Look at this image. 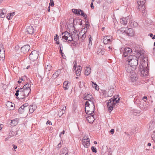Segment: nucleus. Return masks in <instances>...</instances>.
<instances>
[{"label": "nucleus", "instance_id": "c9c22d12", "mask_svg": "<svg viewBox=\"0 0 155 155\" xmlns=\"http://www.w3.org/2000/svg\"><path fill=\"white\" fill-rule=\"evenodd\" d=\"M5 11V10L3 9V10H2V12H1L0 14V16L1 18H3L5 17V13L4 12Z\"/></svg>", "mask_w": 155, "mask_h": 155}, {"label": "nucleus", "instance_id": "6ab92c4d", "mask_svg": "<svg viewBox=\"0 0 155 155\" xmlns=\"http://www.w3.org/2000/svg\"><path fill=\"white\" fill-rule=\"evenodd\" d=\"M126 33L127 35L132 36L134 35V32L133 29L129 28L126 31Z\"/></svg>", "mask_w": 155, "mask_h": 155}, {"label": "nucleus", "instance_id": "7c9ffc66", "mask_svg": "<svg viewBox=\"0 0 155 155\" xmlns=\"http://www.w3.org/2000/svg\"><path fill=\"white\" fill-rule=\"evenodd\" d=\"M17 124V122L15 120H11L10 124L12 126H15Z\"/></svg>", "mask_w": 155, "mask_h": 155}, {"label": "nucleus", "instance_id": "338daca9", "mask_svg": "<svg viewBox=\"0 0 155 155\" xmlns=\"http://www.w3.org/2000/svg\"><path fill=\"white\" fill-rule=\"evenodd\" d=\"M64 132H65L64 130H63L62 131V132L61 133H60V137H61V135L62 134H64Z\"/></svg>", "mask_w": 155, "mask_h": 155}, {"label": "nucleus", "instance_id": "37998d69", "mask_svg": "<svg viewBox=\"0 0 155 155\" xmlns=\"http://www.w3.org/2000/svg\"><path fill=\"white\" fill-rule=\"evenodd\" d=\"M118 31H120V32H126V28H121L120 29L118 30Z\"/></svg>", "mask_w": 155, "mask_h": 155}, {"label": "nucleus", "instance_id": "39448f33", "mask_svg": "<svg viewBox=\"0 0 155 155\" xmlns=\"http://www.w3.org/2000/svg\"><path fill=\"white\" fill-rule=\"evenodd\" d=\"M127 61L129 64L137 68L138 64V60L136 56L134 55H129Z\"/></svg>", "mask_w": 155, "mask_h": 155}, {"label": "nucleus", "instance_id": "09e8293b", "mask_svg": "<svg viewBox=\"0 0 155 155\" xmlns=\"http://www.w3.org/2000/svg\"><path fill=\"white\" fill-rule=\"evenodd\" d=\"M78 30H74L73 31V33L74 34V36L76 37V38H77V34H77V33L78 32Z\"/></svg>", "mask_w": 155, "mask_h": 155}, {"label": "nucleus", "instance_id": "69168bd1", "mask_svg": "<svg viewBox=\"0 0 155 155\" xmlns=\"http://www.w3.org/2000/svg\"><path fill=\"white\" fill-rule=\"evenodd\" d=\"M91 37H90L89 38V44H90V43H91Z\"/></svg>", "mask_w": 155, "mask_h": 155}, {"label": "nucleus", "instance_id": "58836bf2", "mask_svg": "<svg viewBox=\"0 0 155 155\" xmlns=\"http://www.w3.org/2000/svg\"><path fill=\"white\" fill-rule=\"evenodd\" d=\"M80 15H81V16H83L85 18H86L87 17V15L84 13L83 11L82 10H81Z\"/></svg>", "mask_w": 155, "mask_h": 155}, {"label": "nucleus", "instance_id": "f8f14e48", "mask_svg": "<svg viewBox=\"0 0 155 155\" xmlns=\"http://www.w3.org/2000/svg\"><path fill=\"white\" fill-rule=\"evenodd\" d=\"M132 51V50L129 48H124L123 51V56L124 57H127L128 55H130Z\"/></svg>", "mask_w": 155, "mask_h": 155}, {"label": "nucleus", "instance_id": "0e129e2a", "mask_svg": "<svg viewBox=\"0 0 155 155\" xmlns=\"http://www.w3.org/2000/svg\"><path fill=\"white\" fill-rule=\"evenodd\" d=\"M56 35V37H57V38H56L55 37L54 39L55 41H57V40H58V36L57 35Z\"/></svg>", "mask_w": 155, "mask_h": 155}, {"label": "nucleus", "instance_id": "b1692460", "mask_svg": "<svg viewBox=\"0 0 155 155\" xmlns=\"http://www.w3.org/2000/svg\"><path fill=\"white\" fill-rule=\"evenodd\" d=\"M91 72V68L90 67H87L85 71V74L86 75H88Z\"/></svg>", "mask_w": 155, "mask_h": 155}, {"label": "nucleus", "instance_id": "ea45409f", "mask_svg": "<svg viewBox=\"0 0 155 155\" xmlns=\"http://www.w3.org/2000/svg\"><path fill=\"white\" fill-rule=\"evenodd\" d=\"M51 65L49 64L47 65L45 71H49L51 69Z\"/></svg>", "mask_w": 155, "mask_h": 155}, {"label": "nucleus", "instance_id": "2eb2a0df", "mask_svg": "<svg viewBox=\"0 0 155 155\" xmlns=\"http://www.w3.org/2000/svg\"><path fill=\"white\" fill-rule=\"evenodd\" d=\"M149 129L151 130L153 129L155 126V120L154 119L152 120L149 124Z\"/></svg>", "mask_w": 155, "mask_h": 155}, {"label": "nucleus", "instance_id": "20e7f679", "mask_svg": "<svg viewBox=\"0 0 155 155\" xmlns=\"http://www.w3.org/2000/svg\"><path fill=\"white\" fill-rule=\"evenodd\" d=\"M73 34L71 35L70 33L66 31L63 32L62 34L61 35V36L62 37V40L63 41H65V40L66 41H67L69 43H70L73 41L74 39L73 37L74 36H73Z\"/></svg>", "mask_w": 155, "mask_h": 155}, {"label": "nucleus", "instance_id": "3c124183", "mask_svg": "<svg viewBox=\"0 0 155 155\" xmlns=\"http://www.w3.org/2000/svg\"><path fill=\"white\" fill-rule=\"evenodd\" d=\"M20 92V90H18L16 91V92L15 94V95L17 97H18V95H19V92Z\"/></svg>", "mask_w": 155, "mask_h": 155}, {"label": "nucleus", "instance_id": "412c9836", "mask_svg": "<svg viewBox=\"0 0 155 155\" xmlns=\"http://www.w3.org/2000/svg\"><path fill=\"white\" fill-rule=\"evenodd\" d=\"M87 120L90 123H93L94 120L93 115H90L86 117Z\"/></svg>", "mask_w": 155, "mask_h": 155}, {"label": "nucleus", "instance_id": "de8ad7c7", "mask_svg": "<svg viewBox=\"0 0 155 155\" xmlns=\"http://www.w3.org/2000/svg\"><path fill=\"white\" fill-rule=\"evenodd\" d=\"M149 36H150L153 39H155V35H153L152 33H150L149 34Z\"/></svg>", "mask_w": 155, "mask_h": 155}, {"label": "nucleus", "instance_id": "603ef678", "mask_svg": "<svg viewBox=\"0 0 155 155\" xmlns=\"http://www.w3.org/2000/svg\"><path fill=\"white\" fill-rule=\"evenodd\" d=\"M89 26V25L88 24H86L85 27L84 28V29H85V30L86 31H87V30L88 28L87 27Z\"/></svg>", "mask_w": 155, "mask_h": 155}, {"label": "nucleus", "instance_id": "c85d7f7f", "mask_svg": "<svg viewBox=\"0 0 155 155\" xmlns=\"http://www.w3.org/2000/svg\"><path fill=\"white\" fill-rule=\"evenodd\" d=\"M68 81H65L63 83V87L65 90H67L68 88Z\"/></svg>", "mask_w": 155, "mask_h": 155}, {"label": "nucleus", "instance_id": "473e14b6", "mask_svg": "<svg viewBox=\"0 0 155 155\" xmlns=\"http://www.w3.org/2000/svg\"><path fill=\"white\" fill-rule=\"evenodd\" d=\"M1 49H0V60H1V59H3L5 57V54L4 53L5 51H4L3 52L1 53Z\"/></svg>", "mask_w": 155, "mask_h": 155}, {"label": "nucleus", "instance_id": "c03bdc74", "mask_svg": "<svg viewBox=\"0 0 155 155\" xmlns=\"http://www.w3.org/2000/svg\"><path fill=\"white\" fill-rule=\"evenodd\" d=\"M91 149L92 151L94 153H96L97 152V150L95 147L92 146L91 147Z\"/></svg>", "mask_w": 155, "mask_h": 155}, {"label": "nucleus", "instance_id": "e2e57ef3", "mask_svg": "<svg viewBox=\"0 0 155 155\" xmlns=\"http://www.w3.org/2000/svg\"><path fill=\"white\" fill-rule=\"evenodd\" d=\"M108 151L110 154H111L112 153V151L111 150V149L110 148H109L108 149Z\"/></svg>", "mask_w": 155, "mask_h": 155}, {"label": "nucleus", "instance_id": "f704fd0d", "mask_svg": "<svg viewBox=\"0 0 155 155\" xmlns=\"http://www.w3.org/2000/svg\"><path fill=\"white\" fill-rule=\"evenodd\" d=\"M8 104L11 107V108L10 110H12L14 109V106L15 105L14 104H12L11 102H8Z\"/></svg>", "mask_w": 155, "mask_h": 155}, {"label": "nucleus", "instance_id": "49530a36", "mask_svg": "<svg viewBox=\"0 0 155 155\" xmlns=\"http://www.w3.org/2000/svg\"><path fill=\"white\" fill-rule=\"evenodd\" d=\"M50 3L49 4V6H53L54 5V1L52 0H50Z\"/></svg>", "mask_w": 155, "mask_h": 155}, {"label": "nucleus", "instance_id": "393cba45", "mask_svg": "<svg viewBox=\"0 0 155 155\" xmlns=\"http://www.w3.org/2000/svg\"><path fill=\"white\" fill-rule=\"evenodd\" d=\"M66 109V107L63 106L62 109H60L58 111V114L59 115H62L64 113Z\"/></svg>", "mask_w": 155, "mask_h": 155}, {"label": "nucleus", "instance_id": "8fccbe9b", "mask_svg": "<svg viewBox=\"0 0 155 155\" xmlns=\"http://www.w3.org/2000/svg\"><path fill=\"white\" fill-rule=\"evenodd\" d=\"M139 68L140 69H143V68H145V66H143V65H141L140 64L139 66Z\"/></svg>", "mask_w": 155, "mask_h": 155}, {"label": "nucleus", "instance_id": "f257e3e1", "mask_svg": "<svg viewBox=\"0 0 155 155\" xmlns=\"http://www.w3.org/2000/svg\"><path fill=\"white\" fill-rule=\"evenodd\" d=\"M119 100V98L118 96H114L113 98H111L110 99L107 103V107L108 109L109 112H111L113 108L115 107V105L116 103Z\"/></svg>", "mask_w": 155, "mask_h": 155}, {"label": "nucleus", "instance_id": "6e6d98bb", "mask_svg": "<svg viewBox=\"0 0 155 155\" xmlns=\"http://www.w3.org/2000/svg\"><path fill=\"white\" fill-rule=\"evenodd\" d=\"M18 111L21 114L23 112H24V111H23V110H22L20 108H19Z\"/></svg>", "mask_w": 155, "mask_h": 155}, {"label": "nucleus", "instance_id": "72a5a7b5", "mask_svg": "<svg viewBox=\"0 0 155 155\" xmlns=\"http://www.w3.org/2000/svg\"><path fill=\"white\" fill-rule=\"evenodd\" d=\"M23 89L22 88L20 89L19 95L20 97H24V94L23 91Z\"/></svg>", "mask_w": 155, "mask_h": 155}, {"label": "nucleus", "instance_id": "680f3d73", "mask_svg": "<svg viewBox=\"0 0 155 155\" xmlns=\"http://www.w3.org/2000/svg\"><path fill=\"white\" fill-rule=\"evenodd\" d=\"M61 54V55H62V57H63V58L65 59L66 58V56L64 55V53H62V54Z\"/></svg>", "mask_w": 155, "mask_h": 155}, {"label": "nucleus", "instance_id": "f3484780", "mask_svg": "<svg viewBox=\"0 0 155 155\" xmlns=\"http://www.w3.org/2000/svg\"><path fill=\"white\" fill-rule=\"evenodd\" d=\"M149 72L148 68L147 67L143 68L141 71V74L143 76L147 77L148 76V72Z\"/></svg>", "mask_w": 155, "mask_h": 155}, {"label": "nucleus", "instance_id": "5fc2aeb1", "mask_svg": "<svg viewBox=\"0 0 155 155\" xmlns=\"http://www.w3.org/2000/svg\"><path fill=\"white\" fill-rule=\"evenodd\" d=\"M46 124H49L50 125H52L51 122L49 120H48Z\"/></svg>", "mask_w": 155, "mask_h": 155}, {"label": "nucleus", "instance_id": "dca6fc26", "mask_svg": "<svg viewBox=\"0 0 155 155\" xmlns=\"http://www.w3.org/2000/svg\"><path fill=\"white\" fill-rule=\"evenodd\" d=\"M137 79V75L135 73H133L131 75L130 80L132 82H135Z\"/></svg>", "mask_w": 155, "mask_h": 155}, {"label": "nucleus", "instance_id": "2f4dec72", "mask_svg": "<svg viewBox=\"0 0 155 155\" xmlns=\"http://www.w3.org/2000/svg\"><path fill=\"white\" fill-rule=\"evenodd\" d=\"M79 68L76 71V74L77 76H78L80 74L81 68V66H79Z\"/></svg>", "mask_w": 155, "mask_h": 155}, {"label": "nucleus", "instance_id": "1a4fd4ad", "mask_svg": "<svg viewBox=\"0 0 155 155\" xmlns=\"http://www.w3.org/2000/svg\"><path fill=\"white\" fill-rule=\"evenodd\" d=\"M83 99L85 100H87L86 102L90 103V101L92 102H94V98L92 95L88 93H85L83 96Z\"/></svg>", "mask_w": 155, "mask_h": 155}, {"label": "nucleus", "instance_id": "e433bc0d", "mask_svg": "<svg viewBox=\"0 0 155 155\" xmlns=\"http://www.w3.org/2000/svg\"><path fill=\"white\" fill-rule=\"evenodd\" d=\"M15 133L12 130H11L9 133L8 137L9 138L14 136L15 135Z\"/></svg>", "mask_w": 155, "mask_h": 155}, {"label": "nucleus", "instance_id": "774afa93", "mask_svg": "<svg viewBox=\"0 0 155 155\" xmlns=\"http://www.w3.org/2000/svg\"><path fill=\"white\" fill-rule=\"evenodd\" d=\"M3 125L2 124H0V130H1L2 129V127H3Z\"/></svg>", "mask_w": 155, "mask_h": 155}, {"label": "nucleus", "instance_id": "ddd939ff", "mask_svg": "<svg viewBox=\"0 0 155 155\" xmlns=\"http://www.w3.org/2000/svg\"><path fill=\"white\" fill-rule=\"evenodd\" d=\"M30 48V46L28 45H25L21 48V50L22 52L25 53L28 51Z\"/></svg>", "mask_w": 155, "mask_h": 155}, {"label": "nucleus", "instance_id": "4468645a", "mask_svg": "<svg viewBox=\"0 0 155 155\" xmlns=\"http://www.w3.org/2000/svg\"><path fill=\"white\" fill-rule=\"evenodd\" d=\"M110 37V36H106L103 38V42L105 44H110L111 43Z\"/></svg>", "mask_w": 155, "mask_h": 155}, {"label": "nucleus", "instance_id": "5701e85b", "mask_svg": "<svg viewBox=\"0 0 155 155\" xmlns=\"http://www.w3.org/2000/svg\"><path fill=\"white\" fill-rule=\"evenodd\" d=\"M61 70H59L55 72L52 75V78L53 79L56 78L60 74Z\"/></svg>", "mask_w": 155, "mask_h": 155}, {"label": "nucleus", "instance_id": "9d476101", "mask_svg": "<svg viewBox=\"0 0 155 155\" xmlns=\"http://www.w3.org/2000/svg\"><path fill=\"white\" fill-rule=\"evenodd\" d=\"M83 145L84 147L87 148L90 145V139L88 137L84 136L82 140Z\"/></svg>", "mask_w": 155, "mask_h": 155}, {"label": "nucleus", "instance_id": "4be33fe9", "mask_svg": "<svg viewBox=\"0 0 155 155\" xmlns=\"http://www.w3.org/2000/svg\"><path fill=\"white\" fill-rule=\"evenodd\" d=\"M130 26L131 27H135L137 25V22L133 21V20H130L129 22Z\"/></svg>", "mask_w": 155, "mask_h": 155}, {"label": "nucleus", "instance_id": "7ed1b4c3", "mask_svg": "<svg viewBox=\"0 0 155 155\" xmlns=\"http://www.w3.org/2000/svg\"><path fill=\"white\" fill-rule=\"evenodd\" d=\"M137 9L140 12H142L143 15H146L147 13L145 10L146 8L144 5L145 3V0H137Z\"/></svg>", "mask_w": 155, "mask_h": 155}, {"label": "nucleus", "instance_id": "864d4df0", "mask_svg": "<svg viewBox=\"0 0 155 155\" xmlns=\"http://www.w3.org/2000/svg\"><path fill=\"white\" fill-rule=\"evenodd\" d=\"M14 14H15L14 12H12V13H11L10 14V17H9V19H10V18H12L11 16H13L14 15Z\"/></svg>", "mask_w": 155, "mask_h": 155}, {"label": "nucleus", "instance_id": "6e6552de", "mask_svg": "<svg viewBox=\"0 0 155 155\" xmlns=\"http://www.w3.org/2000/svg\"><path fill=\"white\" fill-rule=\"evenodd\" d=\"M86 31H85V29H83L79 34L77 35V39H79L80 37V39L81 40H84L86 37Z\"/></svg>", "mask_w": 155, "mask_h": 155}, {"label": "nucleus", "instance_id": "a19ab883", "mask_svg": "<svg viewBox=\"0 0 155 155\" xmlns=\"http://www.w3.org/2000/svg\"><path fill=\"white\" fill-rule=\"evenodd\" d=\"M20 108H21L23 111L25 110L28 109V108L27 107H26V106H24V105L21 106Z\"/></svg>", "mask_w": 155, "mask_h": 155}, {"label": "nucleus", "instance_id": "a211bd4d", "mask_svg": "<svg viewBox=\"0 0 155 155\" xmlns=\"http://www.w3.org/2000/svg\"><path fill=\"white\" fill-rule=\"evenodd\" d=\"M26 32L29 34H32L34 32V28L32 26H29L26 28Z\"/></svg>", "mask_w": 155, "mask_h": 155}, {"label": "nucleus", "instance_id": "0eeeda50", "mask_svg": "<svg viewBox=\"0 0 155 155\" xmlns=\"http://www.w3.org/2000/svg\"><path fill=\"white\" fill-rule=\"evenodd\" d=\"M39 52L35 50L32 51L29 56V58L32 61H34L38 58Z\"/></svg>", "mask_w": 155, "mask_h": 155}, {"label": "nucleus", "instance_id": "f03ea898", "mask_svg": "<svg viewBox=\"0 0 155 155\" xmlns=\"http://www.w3.org/2000/svg\"><path fill=\"white\" fill-rule=\"evenodd\" d=\"M85 111L87 114L91 115L94 113L95 106L94 102L90 101V103L86 102L85 104Z\"/></svg>", "mask_w": 155, "mask_h": 155}, {"label": "nucleus", "instance_id": "bf43d9fd", "mask_svg": "<svg viewBox=\"0 0 155 155\" xmlns=\"http://www.w3.org/2000/svg\"><path fill=\"white\" fill-rule=\"evenodd\" d=\"M114 130L113 129H112L110 130V132L111 133V134H113L114 132Z\"/></svg>", "mask_w": 155, "mask_h": 155}, {"label": "nucleus", "instance_id": "423d86ee", "mask_svg": "<svg viewBox=\"0 0 155 155\" xmlns=\"http://www.w3.org/2000/svg\"><path fill=\"white\" fill-rule=\"evenodd\" d=\"M31 84H25L22 88L24 94V97H21L20 99H23L25 97H28L29 93L31 92V90L30 89Z\"/></svg>", "mask_w": 155, "mask_h": 155}, {"label": "nucleus", "instance_id": "4c0bfd02", "mask_svg": "<svg viewBox=\"0 0 155 155\" xmlns=\"http://www.w3.org/2000/svg\"><path fill=\"white\" fill-rule=\"evenodd\" d=\"M28 109L29 110V112L31 113H33L35 110L33 108V106H30Z\"/></svg>", "mask_w": 155, "mask_h": 155}, {"label": "nucleus", "instance_id": "9b49d317", "mask_svg": "<svg viewBox=\"0 0 155 155\" xmlns=\"http://www.w3.org/2000/svg\"><path fill=\"white\" fill-rule=\"evenodd\" d=\"M136 68L135 67H134V66L129 64L126 65L125 67L126 71L129 73H132V74L134 73L133 72Z\"/></svg>", "mask_w": 155, "mask_h": 155}, {"label": "nucleus", "instance_id": "13d9d810", "mask_svg": "<svg viewBox=\"0 0 155 155\" xmlns=\"http://www.w3.org/2000/svg\"><path fill=\"white\" fill-rule=\"evenodd\" d=\"M74 70H76V61H75V64H74Z\"/></svg>", "mask_w": 155, "mask_h": 155}, {"label": "nucleus", "instance_id": "a878e982", "mask_svg": "<svg viewBox=\"0 0 155 155\" xmlns=\"http://www.w3.org/2000/svg\"><path fill=\"white\" fill-rule=\"evenodd\" d=\"M81 10L79 9H72V12L74 13L75 14H77L78 15H80L81 12Z\"/></svg>", "mask_w": 155, "mask_h": 155}, {"label": "nucleus", "instance_id": "c756f323", "mask_svg": "<svg viewBox=\"0 0 155 155\" xmlns=\"http://www.w3.org/2000/svg\"><path fill=\"white\" fill-rule=\"evenodd\" d=\"M66 153H67V154H68V152L67 150V148H64L62 149L61 150L60 154H64V155H65Z\"/></svg>", "mask_w": 155, "mask_h": 155}, {"label": "nucleus", "instance_id": "4d7b16f0", "mask_svg": "<svg viewBox=\"0 0 155 155\" xmlns=\"http://www.w3.org/2000/svg\"><path fill=\"white\" fill-rule=\"evenodd\" d=\"M92 85L93 87H94L95 86H97V85L96 84H95L93 82H92Z\"/></svg>", "mask_w": 155, "mask_h": 155}, {"label": "nucleus", "instance_id": "aec40b11", "mask_svg": "<svg viewBox=\"0 0 155 155\" xmlns=\"http://www.w3.org/2000/svg\"><path fill=\"white\" fill-rule=\"evenodd\" d=\"M129 19V17H127L126 18H123L120 19V22L123 25H126L127 22V20Z\"/></svg>", "mask_w": 155, "mask_h": 155}, {"label": "nucleus", "instance_id": "052dcab7", "mask_svg": "<svg viewBox=\"0 0 155 155\" xmlns=\"http://www.w3.org/2000/svg\"><path fill=\"white\" fill-rule=\"evenodd\" d=\"M91 8L92 9L94 8V5L93 2H91Z\"/></svg>", "mask_w": 155, "mask_h": 155}, {"label": "nucleus", "instance_id": "bb28decb", "mask_svg": "<svg viewBox=\"0 0 155 155\" xmlns=\"http://www.w3.org/2000/svg\"><path fill=\"white\" fill-rule=\"evenodd\" d=\"M136 52L138 54H139L140 55V56H141V57H143V58H144V55L143 54L144 53V51L143 50L140 49V50H136Z\"/></svg>", "mask_w": 155, "mask_h": 155}, {"label": "nucleus", "instance_id": "79ce46f5", "mask_svg": "<svg viewBox=\"0 0 155 155\" xmlns=\"http://www.w3.org/2000/svg\"><path fill=\"white\" fill-rule=\"evenodd\" d=\"M151 137L154 141H155V131L153 132L152 134Z\"/></svg>", "mask_w": 155, "mask_h": 155}, {"label": "nucleus", "instance_id": "cd10ccee", "mask_svg": "<svg viewBox=\"0 0 155 155\" xmlns=\"http://www.w3.org/2000/svg\"><path fill=\"white\" fill-rule=\"evenodd\" d=\"M145 58V57L142 59V61L141 62L140 64L143 65V66H145V68L147 67L148 64L147 62H146L145 60H144V59Z\"/></svg>", "mask_w": 155, "mask_h": 155}, {"label": "nucleus", "instance_id": "a18cd8bd", "mask_svg": "<svg viewBox=\"0 0 155 155\" xmlns=\"http://www.w3.org/2000/svg\"><path fill=\"white\" fill-rule=\"evenodd\" d=\"M27 79V78L26 76H24L21 77L20 79L21 80L24 81Z\"/></svg>", "mask_w": 155, "mask_h": 155}]
</instances>
